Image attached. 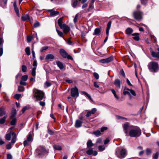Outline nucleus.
I'll use <instances>...</instances> for the list:
<instances>
[{
	"instance_id": "69168bd1",
	"label": "nucleus",
	"mask_w": 159,
	"mask_h": 159,
	"mask_svg": "<svg viewBox=\"0 0 159 159\" xmlns=\"http://www.w3.org/2000/svg\"><path fill=\"white\" fill-rule=\"evenodd\" d=\"M7 159H12V157L10 154H8L7 155Z\"/></svg>"
},
{
	"instance_id": "5701e85b",
	"label": "nucleus",
	"mask_w": 159,
	"mask_h": 159,
	"mask_svg": "<svg viewBox=\"0 0 159 159\" xmlns=\"http://www.w3.org/2000/svg\"><path fill=\"white\" fill-rule=\"evenodd\" d=\"M133 32V29L130 28H128L126 30V33L128 35H130Z\"/></svg>"
},
{
	"instance_id": "7ed1b4c3",
	"label": "nucleus",
	"mask_w": 159,
	"mask_h": 159,
	"mask_svg": "<svg viewBox=\"0 0 159 159\" xmlns=\"http://www.w3.org/2000/svg\"><path fill=\"white\" fill-rule=\"evenodd\" d=\"M33 92L34 97L36 98V101L42 100L44 98V94L43 92L36 89H34Z\"/></svg>"
},
{
	"instance_id": "a19ab883",
	"label": "nucleus",
	"mask_w": 159,
	"mask_h": 159,
	"mask_svg": "<svg viewBox=\"0 0 159 159\" xmlns=\"http://www.w3.org/2000/svg\"><path fill=\"white\" fill-rule=\"evenodd\" d=\"M54 148L55 149L57 150H61V148L59 145H54Z\"/></svg>"
},
{
	"instance_id": "3c124183",
	"label": "nucleus",
	"mask_w": 159,
	"mask_h": 159,
	"mask_svg": "<svg viewBox=\"0 0 159 159\" xmlns=\"http://www.w3.org/2000/svg\"><path fill=\"white\" fill-rule=\"evenodd\" d=\"M93 134L96 136H98L101 134V133L99 130H98L94 132Z\"/></svg>"
},
{
	"instance_id": "473e14b6",
	"label": "nucleus",
	"mask_w": 159,
	"mask_h": 159,
	"mask_svg": "<svg viewBox=\"0 0 159 159\" xmlns=\"http://www.w3.org/2000/svg\"><path fill=\"white\" fill-rule=\"evenodd\" d=\"M111 91L112 93L113 94L114 96L115 97V98L117 99L118 100L119 99V97L118 96L116 93V92L115 91V90L114 89H111Z\"/></svg>"
},
{
	"instance_id": "e433bc0d",
	"label": "nucleus",
	"mask_w": 159,
	"mask_h": 159,
	"mask_svg": "<svg viewBox=\"0 0 159 159\" xmlns=\"http://www.w3.org/2000/svg\"><path fill=\"white\" fill-rule=\"evenodd\" d=\"M48 48V46H44L42 47L40 50V52H44L45 51L47 50Z\"/></svg>"
},
{
	"instance_id": "423d86ee",
	"label": "nucleus",
	"mask_w": 159,
	"mask_h": 159,
	"mask_svg": "<svg viewBox=\"0 0 159 159\" xmlns=\"http://www.w3.org/2000/svg\"><path fill=\"white\" fill-rule=\"evenodd\" d=\"M60 53L63 57L65 58H67L69 59H72V57L71 56L69 55L63 49H61L60 50Z\"/></svg>"
},
{
	"instance_id": "7c9ffc66",
	"label": "nucleus",
	"mask_w": 159,
	"mask_h": 159,
	"mask_svg": "<svg viewBox=\"0 0 159 159\" xmlns=\"http://www.w3.org/2000/svg\"><path fill=\"white\" fill-rule=\"evenodd\" d=\"M58 23L60 28H61V26L63 25V24H62V18H60L58 20Z\"/></svg>"
},
{
	"instance_id": "09e8293b",
	"label": "nucleus",
	"mask_w": 159,
	"mask_h": 159,
	"mask_svg": "<svg viewBox=\"0 0 159 159\" xmlns=\"http://www.w3.org/2000/svg\"><path fill=\"white\" fill-rule=\"evenodd\" d=\"M21 95L20 94H16L14 96V98L18 100L20 97Z\"/></svg>"
},
{
	"instance_id": "c756f323",
	"label": "nucleus",
	"mask_w": 159,
	"mask_h": 159,
	"mask_svg": "<svg viewBox=\"0 0 159 159\" xmlns=\"http://www.w3.org/2000/svg\"><path fill=\"white\" fill-rule=\"evenodd\" d=\"M25 51L26 54L29 56L30 54V48L29 47H27L25 49Z\"/></svg>"
},
{
	"instance_id": "20e7f679",
	"label": "nucleus",
	"mask_w": 159,
	"mask_h": 159,
	"mask_svg": "<svg viewBox=\"0 0 159 159\" xmlns=\"http://www.w3.org/2000/svg\"><path fill=\"white\" fill-rule=\"evenodd\" d=\"M148 69L151 72H157L159 69V65L156 62H150L148 64Z\"/></svg>"
},
{
	"instance_id": "052dcab7",
	"label": "nucleus",
	"mask_w": 159,
	"mask_h": 159,
	"mask_svg": "<svg viewBox=\"0 0 159 159\" xmlns=\"http://www.w3.org/2000/svg\"><path fill=\"white\" fill-rule=\"evenodd\" d=\"M39 104L42 107H44L45 105V103L44 101H40L39 102Z\"/></svg>"
},
{
	"instance_id": "49530a36",
	"label": "nucleus",
	"mask_w": 159,
	"mask_h": 159,
	"mask_svg": "<svg viewBox=\"0 0 159 159\" xmlns=\"http://www.w3.org/2000/svg\"><path fill=\"white\" fill-rule=\"evenodd\" d=\"M30 141H28L27 140H25L24 141L23 144L24 146H26L29 145Z\"/></svg>"
},
{
	"instance_id": "6ab92c4d",
	"label": "nucleus",
	"mask_w": 159,
	"mask_h": 159,
	"mask_svg": "<svg viewBox=\"0 0 159 159\" xmlns=\"http://www.w3.org/2000/svg\"><path fill=\"white\" fill-rule=\"evenodd\" d=\"M11 135L12 136V138L11 142L13 143H15L16 140V134L14 132H12L11 134Z\"/></svg>"
},
{
	"instance_id": "a18cd8bd",
	"label": "nucleus",
	"mask_w": 159,
	"mask_h": 159,
	"mask_svg": "<svg viewBox=\"0 0 159 159\" xmlns=\"http://www.w3.org/2000/svg\"><path fill=\"white\" fill-rule=\"evenodd\" d=\"M33 38L31 36H28L27 37V40L28 43H30L32 40Z\"/></svg>"
},
{
	"instance_id": "bf43d9fd",
	"label": "nucleus",
	"mask_w": 159,
	"mask_h": 159,
	"mask_svg": "<svg viewBox=\"0 0 159 159\" xmlns=\"http://www.w3.org/2000/svg\"><path fill=\"white\" fill-rule=\"evenodd\" d=\"M107 128L106 127H102L101 129V132H103L104 131L107 130Z\"/></svg>"
},
{
	"instance_id": "f03ea898",
	"label": "nucleus",
	"mask_w": 159,
	"mask_h": 159,
	"mask_svg": "<svg viewBox=\"0 0 159 159\" xmlns=\"http://www.w3.org/2000/svg\"><path fill=\"white\" fill-rule=\"evenodd\" d=\"M116 155L119 158H124L127 154V151L124 148L118 147L116 150Z\"/></svg>"
},
{
	"instance_id": "2eb2a0df",
	"label": "nucleus",
	"mask_w": 159,
	"mask_h": 159,
	"mask_svg": "<svg viewBox=\"0 0 159 159\" xmlns=\"http://www.w3.org/2000/svg\"><path fill=\"white\" fill-rule=\"evenodd\" d=\"M48 11L50 13V15L52 16H53L57 15L59 13L58 11H54L53 9L48 10Z\"/></svg>"
},
{
	"instance_id": "58836bf2",
	"label": "nucleus",
	"mask_w": 159,
	"mask_h": 159,
	"mask_svg": "<svg viewBox=\"0 0 159 159\" xmlns=\"http://www.w3.org/2000/svg\"><path fill=\"white\" fill-rule=\"evenodd\" d=\"M28 78V76L27 75H24L22 77L21 80L25 81L27 80Z\"/></svg>"
},
{
	"instance_id": "ea45409f",
	"label": "nucleus",
	"mask_w": 159,
	"mask_h": 159,
	"mask_svg": "<svg viewBox=\"0 0 159 159\" xmlns=\"http://www.w3.org/2000/svg\"><path fill=\"white\" fill-rule=\"evenodd\" d=\"M5 114V112L2 108L0 109V116H2Z\"/></svg>"
},
{
	"instance_id": "aec40b11",
	"label": "nucleus",
	"mask_w": 159,
	"mask_h": 159,
	"mask_svg": "<svg viewBox=\"0 0 159 159\" xmlns=\"http://www.w3.org/2000/svg\"><path fill=\"white\" fill-rule=\"evenodd\" d=\"M54 58V57L53 55L52 54H49L46 56L45 59L46 60H48L50 59L53 60Z\"/></svg>"
},
{
	"instance_id": "de8ad7c7",
	"label": "nucleus",
	"mask_w": 159,
	"mask_h": 159,
	"mask_svg": "<svg viewBox=\"0 0 159 159\" xmlns=\"http://www.w3.org/2000/svg\"><path fill=\"white\" fill-rule=\"evenodd\" d=\"M86 35V32H82L81 33V36L82 39H84L85 38V36Z\"/></svg>"
},
{
	"instance_id": "393cba45",
	"label": "nucleus",
	"mask_w": 159,
	"mask_h": 159,
	"mask_svg": "<svg viewBox=\"0 0 159 159\" xmlns=\"http://www.w3.org/2000/svg\"><path fill=\"white\" fill-rule=\"evenodd\" d=\"M128 89H125L123 91V94L124 95H128L130 97H131V95L130 93V92Z\"/></svg>"
},
{
	"instance_id": "338daca9",
	"label": "nucleus",
	"mask_w": 159,
	"mask_h": 159,
	"mask_svg": "<svg viewBox=\"0 0 159 159\" xmlns=\"http://www.w3.org/2000/svg\"><path fill=\"white\" fill-rule=\"evenodd\" d=\"M78 14H76L75 15V16L74 18V21L75 23L77 21V20L78 19Z\"/></svg>"
},
{
	"instance_id": "dca6fc26",
	"label": "nucleus",
	"mask_w": 159,
	"mask_h": 159,
	"mask_svg": "<svg viewBox=\"0 0 159 159\" xmlns=\"http://www.w3.org/2000/svg\"><path fill=\"white\" fill-rule=\"evenodd\" d=\"M83 122L82 120H77L75 123V127L76 128H78L80 127L82 125Z\"/></svg>"
},
{
	"instance_id": "4be33fe9",
	"label": "nucleus",
	"mask_w": 159,
	"mask_h": 159,
	"mask_svg": "<svg viewBox=\"0 0 159 159\" xmlns=\"http://www.w3.org/2000/svg\"><path fill=\"white\" fill-rule=\"evenodd\" d=\"M132 35L134 36L133 39L135 40L138 41L139 39V34L138 33H134Z\"/></svg>"
},
{
	"instance_id": "a211bd4d",
	"label": "nucleus",
	"mask_w": 159,
	"mask_h": 159,
	"mask_svg": "<svg viewBox=\"0 0 159 159\" xmlns=\"http://www.w3.org/2000/svg\"><path fill=\"white\" fill-rule=\"evenodd\" d=\"M56 64L60 69L62 70L64 68H65V69L62 63L60 62V61H58L56 62Z\"/></svg>"
},
{
	"instance_id": "f704fd0d",
	"label": "nucleus",
	"mask_w": 159,
	"mask_h": 159,
	"mask_svg": "<svg viewBox=\"0 0 159 159\" xmlns=\"http://www.w3.org/2000/svg\"><path fill=\"white\" fill-rule=\"evenodd\" d=\"M93 86L95 88H100L99 87V83L95 81L93 82Z\"/></svg>"
},
{
	"instance_id": "1a4fd4ad",
	"label": "nucleus",
	"mask_w": 159,
	"mask_h": 159,
	"mask_svg": "<svg viewBox=\"0 0 159 159\" xmlns=\"http://www.w3.org/2000/svg\"><path fill=\"white\" fill-rule=\"evenodd\" d=\"M37 63L36 61L35 60L33 63V66L34 67L33 68L31 71V74L34 77H35L36 75V69L37 66Z\"/></svg>"
},
{
	"instance_id": "0eeeda50",
	"label": "nucleus",
	"mask_w": 159,
	"mask_h": 159,
	"mask_svg": "<svg viewBox=\"0 0 159 159\" xmlns=\"http://www.w3.org/2000/svg\"><path fill=\"white\" fill-rule=\"evenodd\" d=\"M71 96L74 97L76 96L77 97L79 96L78 90L76 87L73 88L71 90Z\"/></svg>"
},
{
	"instance_id": "f8f14e48",
	"label": "nucleus",
	"mask_w": 159,
	"mask_h": 159,
	"mask_svg": "<svg viewBox=\"0 0 159 159\" xmlns=\"http://www.w3.org/2000/svg\"><path fill=\"white\" fill-rule=\"evenodd\" d=\"M60 28L63 30L64 33L65 34L67 33L70 30V27L66 24H63Z\"/></svg>"
},
{
	"instance_id": "e2e57ef3",
	"label": "nucleus",
	"mask_w": 159,
	"mask_h": 159,
	"mask_svg": "<svg viewBox=\"0 0 159 159\" xmlns=\"http://www.w3.org/2000/svg\"><path fill=\"white\" fill-rule=\"evenodd\" d=\"M67 43L71 45L72 43V42L70 40V38H69L66 41Z\"/></svg>"
},
{
	"instance_id": "37998d69",
	"label": "nucleus",
	"mask_w": 159,
	"mask_h": 159,
	"mask_svg": "<svg viewBox=\"0 0 159 159\" xmlns=\"http://www.w3.org/2000/svg\"><path fill=\"white\" fill-rule=\"evenodd\" d=\"M57 32L58 34V35L61 37H63V33L61 31L57 29H56Z\"/></svg>"
},
{
	"instance_id": "9d476101",
	"label": "nucleus",
	"mask_w": 159,
	"mask_h": 159,
	"mask_svg": "<svg viewBox=\"0 0 159 159\" xmlns=\"http://www.w3.org/2000/svg\"><path fill=\"white\" fill-rule=\"evenodd\" d=\"M113 57L111 56L106 59L100 60L99 62L103 63H109L113 60Z\"/></svg>"
},
{
	"instance_id": "f3484780",
	"label": "nucleus",
	"mask_w": 159,
	"mask_h": 159,
	"mask_svg": "<svg viewBox=\"0 0 159 159\" xmlns=\"http://www.w3.org/2000/svg\"><path fill=\"white\" fill-rule=\"evenodd\" d=\"M13 6L14 10L17 15L19 14V10L16 5V1L15 0L14 2Z\"/></svg>"
},
{
	"instance_id": "39448f33",
	"label": "nucleus",
	"mask_w": 159,
	"mask_h": 159,
	"mask_svg": "<svg viewBox=\"0 0 159 159\" xmlns=\"http://www.w3.org/2000/svg\"><path fill=\"white\" fill-rule=\"evenodd\" d=\"M142 12L140 11H135L133 13L134 17L137 20H140L142 19Z\"/></svg>"
},
{
	"instance_id": "c85d7f7f",
	"label": "nucleus",
	"mask_w": 159,
	"mask_h": 159,
	"mask_svg": "<svg viewBox=\"0 0 159 159\" xmlns=\"http://www.w3.org/2000/svg\"><path fill=\"white\" fill-rule=\"evenodd\" d=\"M152 55L153 57L159 58V52H155L154 51L152 52Z\"/></svg>"
},
{
	"instance_id": "4c0bfd02",
	"label": "nucleus",
	"mask_w": 159,
	"mask_h": 159,
	"mask_svg": "<svg viewBox=\"0 0 159 159\" xmlns=\"http://www.w3.org/2000/svg\"><path fill=\"white\" fill-rule=\"evenodd\" d=\"M21 68L23 72H25L27 71V68L24 65H22L21 66Z\"/></svg>"
},
{
	"instance_id": "6e6d98bb",
	"label": "nucleus",
	"mask_w": 159,
	"mask_h": 159,
	"mask_svg": "<svg viewBox=\"0 0 159 159\" xmlns=\"http://www.w3.org/2000/svg\"><path fill=\"white\" fill-rule=\"evenodd\" d=\"M45 84L46 85V86L47 87H49L52 84L50 82H49L48 81H47L45 83Z\"/></svg>"
},
{
	"instance_id": "864d4df0",
	"label": "nucleus",
	"mask_w": 159,
	"mask_h": 159,
	"mask_svg": "<svg viewBox=\"0 0 159 159\" xmlns=\"http://www.w3.org/2000/svg\"><path fill=\"white\" fill-rule=\"evenodd\" d=\"M97 111V109L95 108H93L92 109L91 111H89L92 114H94Z\"/></svg>"
},
{
	"instance_id": "13d9d810",
	"label": "nucleus",
	"mask_w": 159,
	"mask_h": 159,
	"mask_svg": "<svg viewBox=\"0 0 159 159\" xmlns=\"http://www.w3.org/2000/svg\"><path fill=\"white\" fill-rule=\"evenodd\" d=\"M146 152L147 155H149L151 153V150L148 148L146 150Z\"/></svg>"
},
{
	"instance_id": "ddd939ff",
	"label": "nucleus",
	"mask_w": 159,
	"mask_h": 159,
	"mask_svg": "<svg viewBox=\"0 0 159 159\" xmlns=\"http://www.w3.org/2000/svg\"><path fill=\"white\" fill-rule=\"evenodd\" d=\"M87 154L88 155L93 154L94 156H96L98 154V152L96 151H93L92 149L88 150L86 152Z\"/></svg>"
},
{
	"instance_id": "603ef678",
	"label": "nucleus",
	"mask_w": 159,
	"mask_h": 159,
	"mask_svg": "<svg viewBox=\"0 0 159 159\" xmlns=\"http://www.w3.org/2000/svg\"><path fill=\"white\" fill-rule=\"evenodd\" d=\"M20 84L24 86H25L27 84V83L25 82V81L21 80L20 81Z\"/></svg>"
},
{
	"instance_id": "412c9836",
	"label": "nucleus",
	"mask_w": 159,
	"mask_h": 159,
	"mask_svg": "<svg viewBox=\"0 0 159 159\" xmlns=\"http://www.w3.org/2000/svg\"><path fill=\"white\" fill-rule=\"evenodd\" d=\"M114 84L116 86H117L119 88H120V81L119 79H116L115 80Z\"/></svg>"
},
{
	"instance_id": "8fccbe9b",
	"label": "nucleus",
	"mask_w": 159,
	"mask_h": 159,
	"mask_svg": "<svg viewBox=\"0 0 159 159\" xmlns=\"http://www.w3.org/2000/svg\"><path fill=\"white\" fill-rule=\"evenodd\" d=\"M93 75L96 79L98 80L99 78V75L97 73L94 72L93 73Z\"/></svg>"
},
{
	"instance_id": "cd10ccee",
	"label": "nucleus",
	"mask_w": 159,
	"mask_h": 159,
	"mask_svg": "<svg viewBox=\"0 0 159 159\" xmlns=\"http://www.w3.org/2000/svg\"><path fill=\"white\" fill-rule=\"evenodd\" d=\"M27 140L28 141L32 142L33 140V138L31 134H29L27 137Z\"/></svg>"
},
{
	"instance_id": "6e6552de",
	"label": "nucleus",
	"mask_w": 159,
	"mask_h": 159,
	"mask_svg": "<svg viewBox=\"0 0 159 159\" xmlns=\"http://www.w3.org/2000/svg\"><path fill=\"white\" fill-rule=\"evenodd\" d=\"M36 152L39 154H44L48 152L46 149L42 147H39L36 150Z\"/></svg>"
},
{
	"instance_id": "bb28decb",
	"label": "nucleus",
	"mask_w": 159,
	"mask_h": 159,
	"mask_svg": "<svg viewBox=\"0 0 159 159\" xmlns=\"http://www.w3.org/2000/svg\"><path fill=\"white\" fill-rule=\"evenodd\" d=\"M21 19L22 20L25 21L28 20H30V18L29 16L28 15L26 14L24 16L22 17Z\"/></svg>"
},
{
	"instance_id": "79ce46f5",
	"label": "nucleus",
	"mask_w": 159,
	"mask_h": 159,
	"mask_svg": "<svg viewBox=\"0 0 159 159\" xmlns=\"http://www.w3.org/2000/svg\"><path fill=\"white\" fill-rule=\"evenodd\" d=\"M25 90L24 87L22 86H19L18 88V90L19 92H23Z\"/></svg>"
},
{
	"instance_id": "72a5a7b5",
	"label": "nucleus",
	"mask_w": 159,
	"mask_h": 159,
	"mask_svg": "<svg viewBox=\"0 0 159 159\" xmlns=\"http://www.w3.org/2000/svg\"><path fill=\"white\" fill-rule=\"evenodd\" d=\"M7 117V116H4L3 118L0 119V124H4L6 121V119Z\"/></svg>"
},
{
	"instance_id": "4d7b16f0",
	"label": "nucleus",
	"mask_w": 159,
	"mask_h": 159,
	"mask_svg": "<svg viewBox=\"0 0 159 159\" xmlns=\"http://www.w3.org/2000/svg\"><path fill=\"white\" fill-rule=\"evenodd\" d=\"M16 114V110H14L12 112V117H14Z\"/></svg>"
},
{
	"instance_id": "9b49d317",
	"label": "nucleus",
	"mask_w": 159,
	"mask_h": 159,
	"mask_svg": "<svg viewBox=\"0 0 159 159\" xmlns=\"http://www.w3.org/2000/svg\"><path fill=\"white\" fill-rule=\"evenodd\" d=\"M111 21H109L108 22V23H107V29H106V34H107V36L106 37V38L104 40V43H105L107 40L108 37V36L109 30L111 28Z\"/></svg>"
},
{
	"instance_id": "774afa93",
	"label": "nucleus",
	"mask_w": 159,
	"mask_h": 159,
	"mask_svg": "<svg viewBox=\"0 0 159 159\" xmlns=\"http://www.w3.org/2000/svg\"><path fill=\"white\" fill-rule=\"evenodd\" d=\"M65 81L66 82H67L70 84L72 83L73 82L72 80L69 79H66L65 80Z\"/></svg>"
},
{
	"instance_id": "680f3d73",
	"label": "nucleus",
	"mask_w": 159,
	"mask_h": 159,
	"mask_svg": "<svg viewBox=\"0 0 159 159\" xmlns=\"http://www.w3.org/2000/svg\"><path fill=\"white\" fill-rule=\"evenodd\" d=\"M40 26V24L38 22H37L35 23L34 24V27H37Z\"/></svg>"
},
{
	"instance_id": "2f4dec72",
	"label": "nucleus",
	"mask_w": 159,
	"mask_h": 159,
	"mask_svg": "<svg viewBox=\"0 0 159 159\" xmlns=\"http://www.w3.org/2000/svg\"><path fill=\"white\" fill-rule=\"evenodd\" d=\"M11 134L12 133H10V132H9V133H7L6 134L5 138L7 140L9 141L11 140Z\"/></svg>"
},
{
	"instance_id": "f257e3e1",
	"label": "nucleus",
	"mask_w": 159,
	"mask_h": 159,
	"mask_svg": "<svg viewBox=\"0 0 159 159\" xmlns=\"http://www.w3.org/2000/svg\"><path fill=\"white\" fill-rule=\"evenodd\" d=\"M123 127L126 135L129 134V135L131 137H138L141 134V130L139 127L130 125L128 123L124 124Z\"/></svg>"
},
{
	"instance_id": "a878e982",
	"label": "nucleus",
	"mask_w": 159,
	"mask_h": 159,
	"mask_svg": "<svg viewBox=\"0 0 159 159\" xmlns=\"http://www.w3.org/2000/svg\"><path fill=\"white\" fill-rule=\"evenodd\" d=\"M93 145V144L92 143V141L91 140H89L87 143V148H90L92 147Z\"/></svg>"
},
{
	"instance_id": "4468645a",
	"label": "nucleus",
	"mask_w": 159,
	"mask_h": 159,
	"mask_svg": "<svg viewBox=\"0 0 159 159\" xmlns=\"http://www.w3.org/2000/svg\"><path fill=\"white\" fill-rule=\"evenodd\" d=\"M72 6L74 8H75L79 5L80 0H72Z\"/></svg>"
},
{
	"instance_id": "b1692460",
	"label": "nucleus",
	"mask_w": 159,
	"mask_h": 159,
	"mask_svg": "<svg viewBox=\"0 0 159 159\" xmlns=\"http://www.w3.org/2000/svg\"><path fill=\"white\" fill-rule=\"evenodd\" d=\"M101 30L99 28H96L94 30V33L93 34V35H98L100 34Z\"/></svg>"
},
{
	"instance_id": "5fc2aeb1",
	"label": "nucleus",
	"mask_w": 159,
	"mask_h": 159,
	"mask_svg": "<svg viewBox=\"0 0 159 159\" xmlns=\"http://www.w3.org/2000/svg\"><path fill=\"white\" fill-rule=\"evenodd\" d=\"M16 122V119H13L11 122V124L12 125H15Z\"/></svg>"
},
{
	"instance_id": "c03bdc74",
	"label": "nucleus",
	"mask_w": 159,
	"mask_h": 159,
	"mask_svg": "<svg viewBox=\"0 0 159 159\" xmlns=\"http://www.w3.org/2000/svg\"><path fill=\"white\" fill-rule=\"evenodd\" d=\"M130 93L133 96H136V93L132 89H128Z\"/></svg>"
},
{
	"instance_id": "0e129e2a",
	"label": "nucleus",
	"mask_w": 159,
	"mask_h": 159,
	"mask_svg": "<svg viewBox=\"0 0 159 159\" xmlns=\"http://www.w3.org/2000/svg\"><path fill=\"white\" fill-rule=\"evenodd\" d=\"M110 141V140L108 138H107L104 141V143L105 144H107Z\"/></svg>"
},
{
	"instance_id": "c9c22d12",
	"label": "nucleus",
	"mask_w": 159,
	"mask_h": 159,
	"mask_svg": "<svg viewBox=\"0 0 159 159\" xmlns=\"http://www.w3.org/2000/svg\"><path fill=\"white\" fill-rule=\"evenodd\" d=\"M105 149V147L104 145L99 146L98 147V149L100 151H104Z\"/></svg>"
}]
</instances>
